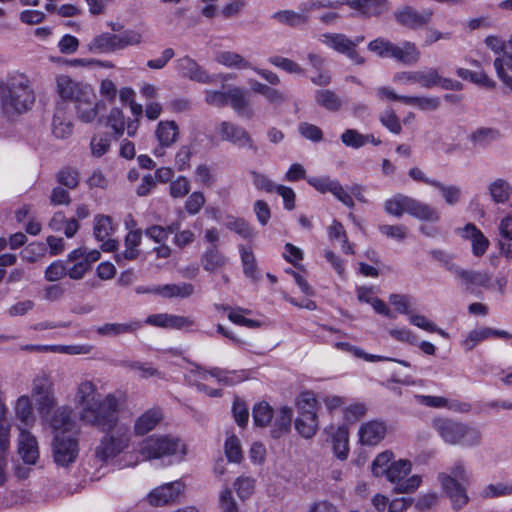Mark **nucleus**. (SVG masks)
Instances as JSON below:
<instances>
[{
  "mask_svg": "<svg viewBox=\"0 0 512 512\" xmlns=\"http://www.w3.org/2000/svg\"><path fill=\"white\" fill-rule=\"evenodd\" d=\"M209 375L217 380L223 386H233L242 382V377L235 371L225 370L219 367L209 369Z\"/></svg>",
  "mask_w": 512,
  "mask_h": 512,
  "instance_id": "nucleus-56",
  "label": "nucleus"
},
{
  "mask_svg": "<svg viewBox=\"0 0 512 512\" xmlns=\"http://www.w3.org/2000/svg\"><path fill=\"white\" fill-rule=\"evenodd\" d=\"M141 239L140 230L130 231L125 237V251L115 256L116 262L119 264L122 259L135 260L139 255L137 247L140 245Z\"/></svg>",
  "mask_w": 512,
  "mask_h": 512,
  "instance_id": "nucleus-39",
  "label": "nucleus"
},
{
  "mask_svg": "<svg viewBox=\"0 0 512 512\" xmlns=\"http://www.w3.org/2000/svg\"><path fill=\"white\" fill-rule=\"evenodd\" d=\"M429 254L441 265V267L452 273L454 276L460 269V266L454 262L453 255L444 250L434 249L431 250Z\"/></svg>",
  "mask_w": 512,
  "mask_h": 512,
  "instance_id": "nucleus-58",
  "label": "nucleus"
},
{
  "mask_svg": "<svg viewBox=\"0 0 512 512\" xmlns=\"http://www.w3.org/2000/svg\"><path fill=\"white\" fill-rule=\"evenodd\" d=\"M88 49L97 54L115 52L114 34L106 32L95 36L88 44Z\"/></svg>",
  "mask_w": 512,
  "mask_h": 512,
  "instance_id": "nucleus-42",
  "label": "nucleus"
},
{
  "mask_svg": "<svg viewBox=\"0 0 512 512\" xmlns=\"http://www.w3.org/2000/svg\"><path fill=\"white\" fill-rule=\"evenodd\" d=\"M386 434V426L380 421H369L362 424L359 429L360 442L364 445L378 444Z\"/></svg>",
  "mask_w": 512,
  "mask_h": 512,
  "instance_id": "nucleus-31",
  "label": "nucleus"
},
{
  "mask_svg": "<svg viewBox=\"0 0 512 512\" xmlns=\"http://www.w3.org/2000/svg\"><path fill=\"white\" fill-rule=\"evenodd\" d=\"M53 458L57 465L68 467L79 453L78 440L61 433L55 435L52 443Z\"/></svg>",
  "mask_w": 512,
  "mask_h": 512,
  "instance_id": "nucleus-11",
  "label": "nucleus"
},
{
  "mask_svg": "<svg viewBox=\"0 0 512 512\" xmlns=\"http://www.w3.org/2000/svg\"><path fill=\"white\" fill-rule=\"evenodd\" d=\"M215 61L221 65L234 69H251L252 65L243 56L232 51H219L215 55Z\"/></svg>",
  "mask_w": 512,
  "mask_h": 512,
  "instance_id": "nucleus-40",
  "label": "nucleus"
},
{
  "mask_svg": "<svg viewBox=\"0 0 512 512\" xmlns=\"http://www.w3.org/2000/svg\"><path fill=\"white\" fill-rule=\"evenodd\" d=\"M501 133L498 129L490 127H480L471 134V141L480 146L488 145L500 139Z\"/></svg>",
  "mask_w": 512,
  "mask_h": 512,
  "instance_id": "nucleus-53",
  "label": "nucleus"
},
{
  "mask_svg": "<svg viewBox=\"0 0 512 512\" xmlns=\"http://www.w3.org/2000/svg\"><path fill=\"white\" fill-rule=\"evenodd\" d=\"M176 70L182 77L198 83L210 84L214 82L213 76L209 75L203 67L189 56H184L176 61Z\"/></svg>",
  "mask_w": 512,
  "mask_h": 512,
  "instance_id": "nucleus-16",
  "label": "nucleus"
},
{
  "mask_svg": "<svg viewBox=\"0 0 512 512\" xmlns=\"http://www.w3.org/2000/svg\"><path fill=\"white\" fill-rule=\"evenodd\" d=\"M94 236L98 241H104L115 231V225L110 216L96 215L94 218Z\"/></svg>",
  "mask_w": 512,
  "mask_h": 512,
  "instance_id": "nucleus-45",
  "label": "nucleus"
},
{
  "mask_svg": "<svg viewBox=\"0 0 512 512\" xmlns=\"http://www.w3.org/2000/svg\"><path fill=\"white\" fill-rule=\"evenodd\" d=\"M225 227L238 234L243 239L250 240L254 237V231L249 223L243 218H236L228 216L225 222Z\"/></svg>",
  "mask_w": 512,
  "mask_h": 512,
  "instance_id": "nucleus-50",
  "label": "nucleus"
},
{
  "mask_svg": "<svg viewBox=\"0 0 512 512\" xmlns=\"http://www.w3.org/2000/svg\"><path fill=\"white\" fill-rule=\"evenodd\" d=\"M215 131L223 141L231 142L239 147L256 149L248 132L239 125L222 121L216 126Z\"/></svg>",
  "mask_w": 512,
  "mask_h": 512,
  "instance_id": "nucleus-14",
  "label": "nucleus"
},
{
  "mask_svg": "<svg viewBox=\"0 0 512 512\" xmlns=\"http://www.w3.org/2000/svg\"><path fill=\"white\" fill-rule=\"evenodd\" d=\"M315 101L321 107L329 111H338L342 106L341 98L332 90H317Z\"/></svg>",
  "mask_w": 512,
  "mask_h": 512,
  "instance_id": "nucleus-47",
  "label": "nucleus"
},
{
  "mask_svg": "<svg viewBox=\"0 0 512 512\" xmlns=\"http://www.w3.org/2000/svg\"><path fill=\"white\" fill-rule=\"evenodd\" d=\"M487 189L491 200L495 204H506L512 194V187L510 183L502 178H497L490 182Z\"/></svg>",
  "mask_w": 512,
  "mask_h": 512,
  "instance_id": "nucleus-36",
  "label": "nucleus"
},
{
  "mask_svg": "<svg viewBox=\"0 0 512 512\" xmlns=\"http://www.w3.org/2000/svg\"><path fill=\"white\" fill-rule=\"evenodd\" d=\"M384 210L387 214L397 218L407 213L421 221L434 223L440 220V213L435 207L401 193L388 198L384 203Z\"/></svg>",
  "mask_w": 512,
  "mask_h": 512,
  "instance_id": "nucleus-5",
  "label": "nucleus"
},
{
  "mask_svg": "<svg viewBox=\"0 0 512 512\" xmlns=\"http://www.w3.org/2000/svg\"><path fill=\"white\" fill-rule=\"evenodd\" d=\"M491 333L490 328L487 327L474 329L467 334L462 345L467 351H471L480 342L491 338Z\"/></svg>",
  "mask_w": 512,
  "mask_h": 512,
  "instance_id": "nucleus-61",
  "label": "nucleus"
},
{
  "mask_svg": "<svg viewBox=\"0 0 512 512\" xmlns=\"http://www.w3.org/2000/svg\"><path fill=\"white\" fill-rule=\"evenodd\" d=\"M65 102H58L52 119V133L59 139L68 138L73 132V124Z\"/></svg>",
  "mask_w": 512,
  "mask_h": 512,
  "instance_id": "nucleus-18",
  "label": "nucleus"
},
{
  "mask_svg": "<svg viewBox=\"0 0 512 512\" xmlns=\"http://www.w3.org/2000/svg\"><path fill=\"white\" fill-rule=\"evenodd\" d=\"M455 278L461 281L465 291L475 294L478 288H488L491 283V277L487 272L467 270L460 267Z\"/></svg>",
  "mask_w": 512,
  "mask_h": 512,
  "instance_id": "nucleus-19",
  "label": "nucleus"
},
{
  "mask_svg": "<svg viewBox=\"0 0 512 512\" xmlns=\"http://www.w3.org/2000/svg\"><path fill=\"white\" fill-rule=\"evenodd\" d=\"M320 41L333 50L344 54L352 47L351 39L344 34L325 33L320 36Z\"/></svg>",
  "mask_w": 512,
  "mask_h": 512,
  "instance_id": "nucleus-43",
  "label": "nucleus"
},
{
  "mask_svg": "<svg viewBox=\"0 0 512 512\" xmlns=\"http://www.w3.org/2000/svg\"><path fill=\"white\" fill-rule=\"evenodd\" d=\"M106 434L100 440L95 449V456L102 462L113 459L126 450L131 442L130 427L117 423L115 427L105 431Z\"/></svg>",
  "mask_w": 512,
  "mask_h": 512,
  "instance_id": "nucleus-8",
  "label": "nucleus"
},
{
  "mask_svg": "<svg viewBox=\"0 0 512 512\" xmlns=\"http://www.w3.org/2000/svg\"><path fill=\"white\" fill-rule=\"evenodd\" d=\"M154 135L162 147H171L178 141L180 131L175 121L164 120L157 124Z\"/></svg>",
  "mask_w": 512,
  "mask_h": 512,
  "instance_id": "nucleus-30",
  "label": "nucleus"
},
{
  "mask_svg": "<svg viewBox=\"0 0 512 512\" xmlns=\"http://www.w3.org/2000/svg\"><path fill=\"white\" fill-rule=\"evenodd\" d=\"M119 411V399L114 394H107L94 405L79 410V419L85 425L106 431L118 423Z\"/></svg>",
  "mask_w": 512,
  "mask_h": 512,
  "instance_id": "nucleus-4",
  "label": "nucleus"
},
{
  "mask_svg": "<svg viewBox=\"0 0 512 512\" xmlns=\"http://www.w3.org/2000/svg\"><path fill=\"white\" fill-rule=\"evenodd\" d=\"M191 184L187 177L180 175L169 184V195L174 199L184 198L189 194Z\"/></svg>",
  "mask_w": 512,
  "mask_h": 512,
  "instance_id": "nucleus-60",
  "label": "nucleus"
},
{
  "mask_svg": "<svg viewBox=\"0 0 512 512\" xmlns=\"http://www.w3.org/2000/svg\"><path fill=\"white\" fill-rule=\"evenodd\" d=\"M272 19L277 21L280 24L287 25L290 27H297L303 24H306L308 21V16L301 13L295 12L293 10H280L272 14Z\"/></svg>",
  "mask_w": 512,
  "mask_h": 512,
  "instance_id": "nucleus-44",
  "label": "nucleus"
},
{
  "mask_svg": "<svg viewBox=\"0 0 512 512\" xmlns=\"http://www.w3.org/2000/svg\"><path fill=\"white\" fill-rule=\"evenodd\" d=\"M434 188L439 190L445 203L449 206H455L461 201L462 190L459 186L446 185L437 180Z\"/></svg>",
  "mask_w": 512,
  "mask_h": 512,
  "instance_id": "nucleus-54",
  "label": "nucleus"
},
{
  "mask_svg": "<svg viewBox=\"0 0 512 512\" xmlns=\"http://www.w3.org/2000/svg\"><path fill=\"white\" fill-rule=\"evenodd\" d=\"M184 490L180 481L163 484L148 494V502L153 506H164L174 503Z\"/></svg>",
  "mask_w": 512,
  "mask_h": 512,
  "instance_id": "nucleus-15",
  "label": "nucleus"
},
{
  "mask_svg": "<svg viewBox=\"0 0 512 512\" xmlns=\"http://www.w3.org/2000/svg\"><path fill=\"white\" fill-rule=\"evenodd\" d=\"M395 20L402 26L416 30L426 26L432 20L433 11L429 8L417 11L411 6H403L394 13Z\"/></svg>",
  "mask_w": 512,
  "mask_h": 512,
  "instance_id": "nucleus-13",
  "label": "nucleus"
},
{
  "mask_svg": "<svg viewBox=\"0 0 512 512\" xmlns=\"http://www.w3.org/2000/svg\"><path fill=\"white\" fill-rule=\"evenodd\" d=\"M402 102L413 105L422 111H435L441 105L440 98L434 96H407L402 98Z\"/></svg>",
  "mask_w": 512,
  "mask_h": 512,
  "instance_id": "nucleus-48",
  "label": "nucleus"
},
{
  "mask_svg": "<svg viewBox=\"0 0 512 512\" xmlns=\"http://www.w3.org/2000/svg\"><path fill=\"white\" fill-rule=\"evenodd\" d=\"M35 100L32 82L26 74L13 72L0 81V111L7 118L28 112Z\"/></svg>",
  "mask_w": 512,
  "mask_h": 512,
  "instance_id": "nucleus-1",
  "label": "nucleus"
},
{
  "mask_svg": "<svg viewBox=\"0 0 512 512\" xmlns=\"http://www.w3.org/2000/svg\"><path fill=\"white\" fill-rule=\"evenodd\" d=\"M293 411L286 406L281 407L273 414L271 425V436L275 439L286 434L291 427Z\"/></svg>",
  "mask_w": 512,
  "mask_h": 512,
  "instance_id": "nucleus-32",
  "label": "nucleus"
},
{
  "mask_svg": "<svg viewBox=\"0 0 512 512\" xmlns=\"http://www.w3.org/2000/svg\"><path fill=\"white\" fill-rule=\"evenodd\" d=\"M456 73L460 78L468 80L479 86L493 89L496 85V83L483 71L474 72L466 68H458Z\"/></svg>",
  "mask_w": 512,
  "mask_h": 512,
  "instance_id": "nucleus-49",
  "label": "nucleus"
},
{
  "mask_svg": "<svg viewBox=\"0 0 512 512\" xmlns=\"http://www.w3.org/2000/svg\"><path fill=\"white\" fill-rule=\"evenodd\" d=\"M332 446L336 457L345 460L349 453V433L344 426L338 427L332 436Z\"/></svg>",
  "mask_w": 512,
  "mask_h": 512,
  "instance_id": "nucleus-41",
  "label": "nucleus"
},
{
  "mask_svg": "<svg viewBox=\"0 0 512 512\" xmlns=\"http://www.w3.org/2000/svg\"><path fill=\"white\" fill-rule=\"evenodd\" d=\"M29 396L41 419H48L50 413L57 406L51 373L41 370L33 377Z\"/></svg>",
  "mask_w": 512,
  "mask_h": 512,
  "instance_id": "nucleus-7",
  "label": "nucleus"
},
{
  "mask_svg": "<svg viewBox=\"0 0 512 512\" xmlns=\"http://www.w3.org/2000/svg\"><path fill=\"white\" fill-rule=\"evenodd\" d=\"M47 422L55 432H66L73 428L72 409L68 405L55 407L48 416V419H42Z\"/></svg>",
  "mask_w": 512,
  "mask_h": 512,
  "instance_id": "nucleus-25",
  "label": "nucleus"
},
{
  "mask_svg": "<svg viewBox=\"0 0 512 512\" xmlns=\"http://www.w3.org/2000/svg\"><path fill=\"white\" fill-rule=\"evenodd\" d=\"M461 237L471 241L472 253L476 257L484 255L490 245L487 237L473 223H468L461 230Z\"/></svg>",
  "mask_w": 512,
  "mask_h": 512,
  "instance_id": "nucleus-27",
  "label": "nucleus"
},
{
  "mask_svg": "<svg viewBox=\"0 0 512 512\" xmlns=\"http://www.w3.org/2000/svg\"><path fill=\"white\" fill-rule=\"evenodd\" d=\"M139 452L145 459L173 457L182 460L186 455V445L171 435L150 436L142 442Z\"/></svg>",
  "mask_w": 512,
  "mask_h": 512,
  "instance_id": "nucleus-6",
  "label": "nucleus"
},
{
  "mask_svg": "<svg viewBox=\"0 0 512 512\" xmlns=\"http://www.w3.org/2000/svg\"><path fill=\"white\" fill-rule=\"evenodd\" d=\"M88 84H83L72 80L67 75H60L56 78V90L62 101L66 100L75 102L81 96L85 88H90Z\"/></svg>",
  "mask_w": 512,
  "mask_h": 512,
  "instance_id": "nucleus-21",
  "label": "nucleus"
},
{
  "mask_svg": "<svg viewBox=\"0 0 512 512\" xmlns=\"http://www.w3.org/2000/svg\"><path fill=\"white\" fill-rule=\"evenodd\" d=\"M411 471V463L408 460L400 459L391 463V467L386 473V478L391 483L396 484L395 490L399 493H409L416 490L421 484V477L413 475L406 479Z\"/></svg>",
  "mask_w": 512,
  "mask_h": 512,
  "instance_id": "nucleus-10",
  "label": "nucleus"
},
{
  "mask_svg": "<svg viewBox=\"0 0 512 512\" xmlns=\"http://www.w3.org/2000/svg\"><path fill=\"white\" fill-rule=\"evenodd\" d=\"M14 411L16 418L25 425H32L36 418L33 411V401L29 395H21L17 398Z\"/></svg>",
  "mask_w": 512,
  "mask_h": 512,
  "instance_id": "nucleus-37",
  "label": "nucleus"
},
{
  "mask_svg": "<svg viewBox=\"0 0 512 512\" xmlns=\"http://www.w3.org/2000/svg\"><path fill=\"white\" fill-rule=\"evenodd\" d=\"M194 286L191 283L181 282L178 284L157 285V295L163 298H188L194 293Z\"/></svg>",
  "mask_w": 512,
  "mask_h": 512,
  "instance_id": "nucleus-35",
  "label": "nucleus"
},
{
  "mask_svg": "<svg viewBox=\"0 0 512 512\" xmlns=\"http://www.w3.org/2000/svg\"><path fill=\"white\" fill-rule=\"evenodd\" d=\"M432 427L446 444L469 448L481 444L480 430L465 423L449 418H436L432 421Z\"/></svg>",
  "mask_w": 512,
  "mask_h": 512,
  "instance_id": "nucleus-3",
  "label": "nucleus"
},
{
  "mask_svg": "<svg viewBox=\"0 0 512 512\" xmlns=\"http://www.w3.org/2000/svg\"><path fill=\"white\" fill-rule=\"evenodd\" d=\"M228 104L234 112L242 118L252 119L254 116V109L247 98V91L239 87H232L228 89Z\"/></svg>",
  "mask_w": 512,
  "mask_h": 512,
  "instance_id": "nucleus-20",
  "label": "nucleus"
},
{
  "mask_svg": "<svg viewBox=\"0 0 512 512\" xmlns=\"http://www.w3.org/2000/svg\"><path fill=\"white\" fill-rule=\"evenodd\" d=\"M421 57V52L411 41H402L399 44H395L391 51L392 59L400 62L404 65L416 64Z\"/></svg>",
  "mask_w": 512,
  "mask_h": 512,
  "instance_id": "nucleus-28",
  "label": "nucleus"
},
{
  "mask_svg": "<svg viewBox=\"0 0 512 512\" xmlns=\"http://www.w3.org/2000/svg\"><path fill=\"white\" fill-rule=\"evenodd\" d=\"M18 452L26 464H35L39 458L37 439L25 429H22L19 434Z\"/></svg>",
  "mask_w": 512,
  "mask_h": 512,
  "instance_id": "nucleus-23",
  "label": "nucleus"
},
{
  "mask_svg": "<svg viewBox=\"0 0 512 512\" xmlns=\"http://www.w3.org/2000/svg\"><path fill=\"white\" fill-rule=\"evenodd\" d=\"M67 262L71 263V265L67 267V275L73 280L82 279L91 269L85 261L82 248H77L71 251L68 254Z\"/></svg>",
  "mask_w": 512,
  "mask_h": 512,
  "instance_id": "nucleus-34",
  "label": "nucleus"
},
{
  "mask_svg": "<svg viewBox=\"0 0 512 512\" xmlns=\"http://www.w3.org/2000/svg\"><path fill=\"white\" fill-rule=\"evenodd\" d=\"M102 395L98 392L96 384L88 379L82 380L77 387L75 403L79 410L86 409L99 401Z\"/></svg>",
  "mask_w": 512,
  "mask_h": 512,
  "instance_id": "nucleus-22",
  "label": "nucleus"
},
{
  "mask_svg": "<svg viewBox=\"0 0 512 512\" xmlns=\"http://www.w3.org/2000/svg\"><path fill=\"white\" fill-rule=\"evenodd\" d=\"M209 375L217 380L223 386H233L242 382V377L235 371L225 370L219 367L209 369Z\"/></svg>",
  "mask_w": 512,
  "mask_h": 512,
  "instance_id": "nucleus-55",
  "label": "nucleus"
},
{
  "mask_svg": "<svg viewBox=\"0 0 512 512\" xmlns=\"http://www.w3.org/2000/svg\"><path fill=\"white\" fill-rule=\"evenodd\" d=\"M274 411L267 402H260L254 405L252 416L254 424L258 427L268 426L273 419Z\"/></svg>",
  "mask_w": 512,
  "mask_h": 512,
  "instance_id": "nucleus-51",
  "label": "nucleus"
},
{
  "mask_svg": "<svg viewBox=\"0 0 512 512\" xmlns=\"http://www.w3.org/2000/svg\"><path fill=\"white\" fill-rule=\"evenodd\" d=\"M163 419V413L159 408H151L138 416L134 422V434L143 436L153 431Z\"/></svg>",
  "mask_w": 512,
  "mask_h": 512,
  "instance_id": "nucleus-26",
  "label": "nucleus"
},
{
  "mask_svg": "<svg viewBox=\"0 0 512 512\" xmlns=\"http://www.w3.org/2000/svg\"><path fill=\"white\" fill-rule=\"evenodd\" d=\"M437 478L454 510L459 511L469 503L467 488L471 484L472 473L463 460L455 461L448 471L439 473Z\"/></svg>",
  "mask_w": 512,
  "mask_h": 512,
  "instance_id": "nucleus-2",
  "label": "nucleus"
},
{
  "mask_svg": "<svg viewBox=\"0 0 512 512\" xmlns=\"http://www.w3.org/2000/svg\"><path fill=\"white\" fill-rule=\"evenodd\" d=\"M436 79V68H427L419 71L399 72L394 76V81H400L405 84L418 83L421 87L430 89L434 87Z\"/></svg>",
  "mask_w": 512,
  "mask_h": 512,
  "instance_id": "nucleus-24",
  "label": "nucleus"
},
{
  "mask_svg": "<svg viewBox=\"0 0 512 512\" xmlns=\"http://www.w3.org/2000/svg\"><path fill=\"white\" fill-rule=\"evenodd\" d=\"M493 65L497 76L512 91V76L508 75L505 71V67L512 71V53L506 52L502 56L496 57Z\"/></svg>",
  "mask_w": 512,
  "mask_h": 512,
  "instance_id": "nucleus-46",
  "label": "nucleus"
},
{
  "mask_svg": "<svg viewBox=\"0 0 512 512\" xmlns=\"http://www.w3.org/2000/svg\"><path fill=\"white\" fill-rule=\"evenodd\" d=\"M508 495H512V485L504 483L489 484L480 492V496L485 499Z\"/></svg>",
  "mask_w": 512,
  "mask_h": 512,
  "instance_id": "nucleus-63",
  "label": "nucleus"
},
{
  "mask_svg": "<svg viewBox=\"0 0 512 512\" xmlns=\"http://www.w3.org/2000/svg\"><path fill=\"white\" fill-rule=\"evenodd\" d=\"M75 109L77 117L84 123L93 122L98 115L99 103L92 87L85 88L83 94L77 98Z\"/></svg>",
  "mask_w": 512,
  "mask_h": 512,
  "instance_id": "nucleus-17",
  "label": "nucleus"
},
{
  "mask_svg": "<svg viewBox=\"0 0 512 512\" xmlns=\"http://www.w3.org/2000/svg\"><path fill=\"white\" fill-rule=\"evenodd\" d=\"M394 45L390 40L378 37L368 43L367 49L381 58H390Z\"/></svg>",
  "mask_w": 512,
  "mask_h": 512,
  "instance_id": "nucleus-59",
  "label": "nucleus"
},
{
  "mask_svg": "<svg viewBox=\"0 0 512 512\" xmlns=\"http://www.w3.org/2000/svg\"><path fill=\"white\" fill-rule=\"evenodd\" d=\"M392 453L383 452L380 453L372 463V473L376 477L385 476L388 470L391 467L392 462Z\"/></svg>",
  "mask_w": 512,
  "mask_h": 512,
  "instance_id": "nucleus-64",
  "label": "nucleus"
},
{
  "mask_svg": "<svg viewBox=\"0 0 512 512\" xmlns=\"http://www.w3.org/2000/svg\"><path fill=\"white\" fill-rule=\"evenodd\" d=\"M269 63L273 66L284 70L289 74L305 75V70L295 61L282 57V56H271L268 59Z\"/></svg>",
  "mask_w": 512,
  "mask_h": 512,
  "instance_id": "nucleus-57",
  "label": "nucleus"
},
{
  "mask_svg": "<svg viewBox=\"0 0 512 512\" xmlns=\"http://www.w3.org/2000/svg\"><path fill=\"white\" fill-rule=\"evenodd\" d=\"M106 126L114 131L115 137H121L127 128V121L120 108L114 107L106 118Z\"/></svg>",
  "mask_w": 512,
  "mask_h": 512,
  "instance_id": "nucleus-52",
  "label": "nucleus"
},
{
  "mask_svg": "<svg viewBox=\"0 0 512 512\" xmlns=\"http://www.w3.org/2000/svg\"><path fill=\"white\" fill-rule=\"evenodd\" d=\"M238 249L244 275L253 281H258L260 279V274L257 267L256 257L252 249L242 244L238 246Z\"/></svg>",
  "mask_w": 512,
  "mask_h": 512,
  "instance_id": "nucleus-38",
  "label": "nucleus"
},
{
  "mask_svg": "<svg viewBox=\"0 0 512 512\" xmlns=\"http://www.w3.org/2000/svg\"><path fill=\"white\" fill-rule=\"evenodd\" d=\"M200 261L206 272L213 273L224 268L229 259L220 251L218 245H210L202 253Z\"/></svg>",
  "mask_w": 512,
  "mask_h": 512,
  "instance_id": "nucleus-29",
  "label": "nucleus"
},
{
  "mask_svg": "<svg viewBox=\"0 0 512 512\" xmlns=\"http://www.w3.org/2000/svg\"><path fill=\"white\" fill-rule=\"evenodd\" d=\"M142 327V322L133 320L128 323H105L96 328L100 336L117 337L123 334L133 333Z\"/></svg>",
  "mask_w": 512,
  "mask_h": 512,
  "instance_id": "nucleus-33",
  "label": "nucleus"
},
{
  "mask_svg": "<svg viewBox=\"0 0 512 512\" xmlns=\"http://www.w3.org/2000/svg\"><path fill=\"white\" fill-rule=\"evenodd\" d=\"M110 146L111 137L107 133L94 135L90 142L92 155L96 157H101L106 154Z\"/></svg>",
  "mask_w": 512,
  "mask_h": 512,
  "instance_id": "nucleus-62",
  "label": "nucleus"
},
{
  "mask_svg": "<svg viewBox=\"0 0 512 512\" xmlns=\"http://www.w3.org/2000/svg\"><path fill=\"white\" fill-rule=\"evenodd\" d=\"M316 405L317 400L308 392L301 394L297 402L299 416L295 420V429L307 439L313 437L318 429Z\"/></svg>",
  "mask_w": 512,
  "mask_h": 512,
  "instance_id": "nucleus-9",
  "label": "nucleus"
},
{
  "mask_svg": "<svg viewBox=\"0 0 512 512\" xmlns=\"http://www.w3.org/2000/svg\"><path fill=\"white\" fill-rule=\"evenodd\" d=\"M145 323L158 328L185 331H189L196 324L192 317L169 313L151 314L145 319Z\"/></svg>",
  "mask_w": 512,
  "mask_h": 512,
  "instance_id": "nucleus-12",
  "label": "nucleus"
}]
</instances>
